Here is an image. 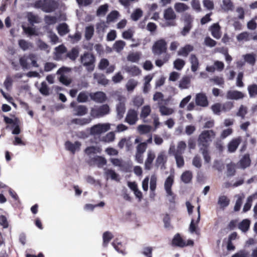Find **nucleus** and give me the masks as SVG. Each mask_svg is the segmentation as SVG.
<instances>
[{
  "label": "nucleus",
  "instance_id": "bb28decb",
  "mask_svg": "<svg viewBox=\"0 0 257 257\" xmlns=\"http://www.w3.org/2000/svg\"><path fill=\"white\" fill-rule=\"evenodd\" d=\"M250 221L248 219H243L238 225V228L242 232L247 231L249 228Z\"/></svg>",
  "mask_w": 257,
  "mask_h": 257
},
{
  "label": "nucleus",
  "instance_id": "864d4df0",
  "mask_svg": "<svg viewBox=\"0 0 257 257\" xmlns=\"http://www.w3.org/2000/svg\"><path fill=\"white\" fill-rule=\"evenodd\" d=\"M78 54L79 51L78 49L75 48H73L70 52L67 53V56L71 60L74 61L78 56Z\"/></svg>",
  "mask_w": 257,
  "mask_h": 257
},
{
  "label": "nucleus",
  "instance_id": "393cba45",
  "mask_svg": "<svg viewBox=\"0 0 257 257\" xmlns=\"http://www.w3.org/2000/svg\"><path fill=\"white\" fill-rule=\"evenodd\" d=\"M74 111L75 115L83 116L87 113L88 109L85 105H79L74 108Z\"/></svg>",
  "mask_w": 257,
  "mask_h": 257
},
{
  "label": "nucleus",
  "instance_id": "6e6d98bb",
  "mask_svg": "<svg viewBox=\"0 0 257 257\" xmlns=\"http://www.w3.org/2000/svg\"><path fill=\"white\" fill-rule=\"evenodd\" d=\"M45 23L48 25H53L57 22V18L55 16L46 15L44 17Z\"/></svg>",
  "mask_w": 257,
  "mask_h": 257
},
{
  "label": "nucleus",
  "instance_id": "f704fd0d",
  "mask_svg": "<svg viewBox=\"0 0 257 257\" xmlns=\"http://www.w3.org/2000/svg\"><path fill=\"white\" fill-rule=\"evenodd\" d=\"M176 16L171 8H169L164 11V18L166 20H174Z\"/></svg>",
  "mask_w": 257,
  "mask_h": 257
},
{
  "label": "nucleus",
  "instance_id": "79ce46f5",
  "mask_svg": "<svg viewBox=\"0 0 257 257\" xmlns=\"http://www.w3.org/2000/svg\"><path fill=\"white\" fill-rule=\"evenodd\" d=\"M102 151L100 147L90 146L87 147L85 150V152L87 155H89L92 154L100 153Z\"/></svg>",
  "mask_w": 257,
  "mask_h": 257
},
{
  "label": "nucleus",
  "instance_id": "1a4fd4ad",
  "mask_svg": "<svg viewBox=\"0 0 257 257\" xmlns=\"http://www.w3.org/2000/svg\"><path fill=\"white\" fill-rule=\"evenodd\" d=\"M167 162V156L164 152H160L156 160L155 166L156 167H160L161 170H165L166 168V164Z\"/></svg>",
  "mask_w": 257,
  "mask_h": 257
},
{
  "label": "nucleus",
  "instance_id": "cd10ccee",
  "mask_svg": "<svg viewBox=\"0 0 257 257\" xmlns=\"http://www.w3.org/2000/svg\"><path fill=\"white\" fill-rule=\"evenodd\" d=\"M91 121V118L90 117L88 118H73L71 120L72 123L78 124L79 125H84L89 123Z\"/></svg>",
  "mask_w": 257,
  "mask_h": 257
},
{
  "label": "nucleus",
  "instance_id": "a211bd4d",
  "mask_svg": "<svg viewBox=\"0 0 257 257\" xmlns=\"http://www.w3.org/2000/svg\"><path fill=\"white\" fill-rule=\"evenodd\" d=\"M189 61L191 64V71L193 72H195L197 71L199 66V63L198 58L195 54H192L190 56Z\"/></svg>",
  "mask_w": 257,
  "mask_h": 257
},
{
  "label": "nucleus",
  "instance_id": "9b49d317",
  "mask_svg": "<svg viewBox=\"0 0 257 257\" xmlns=\"http://www.w3.org/2000/svg\"><path fill=\"white\" fill-rule=\"evenodd\" d=\"M193 19L190 15L185 16L184 18L185 26L181 33L183 36H186L188 34L192 27Z\"/></svg>",
  "mask_w": 257,
  "mask_h": 257
},
{
  "label": "nucleus",
  "instance_id": "6e6552de",
  "mask_svg": "<svg viewBox=\"0 0 257 257\" xmlns=\"http://www.w3.org/2000/svg\"><path fill=\"white\" fill-rule=\"evenodd\" d=\"M174 181V175L171 174L165 180L164 187L168 196H172L173 199H175V196L172 191V186Z\"/></svg>",
  "mask_w": 257,
  "mask_h": 257
},
{
  "label": "nucleus",
  "instance_id": "aec40b11",
  "mask_svg": "<svg viewBox=\"0 0 257 257\" xmlns=\"http://www.w3.org/2000/svg\"><path fill=\"white\" fill-rule=\"evenodd\" d=\"M172 244L174 246L183 247L185 246L186 242L183 239L179 233H177L172 239Z\"/></svg>",
  "mask_w": 257,
  "mask_h": 257
},
{
  "label": "nucleus",
  "instance_id": "4468645a",
  "mask_svg": "<svg viewBox=\"0 0 257 257\" xmlns=\"http://www.w3.org/2000/svg\"><path fill=\"white\" fill-rule=\"evenodd\" d=\"M155 154L152 150H149L147 153V158L145 162V169L150 170L152 167V163L155 158Z\"/></svg>",
  "mask_w": 257,
  "mask_h": 257
},
{
  "label": "nucleus",
  "instance_id": "c756f323",
  "mask_svg": "<svg viewBox=\"0 0 257 257\" xmlns=\"http://www.w3.org/2000/svg\"><path fill=\"white\" fill-rule=\"evenodd\" d=\"M151 112V108L150 105H146L144 106L141 109L140 118L146 122L145 119L150 114Z\"/></svg>",
  "mask_w": 257,
  "mask_h": 257
},
{
  "label": "nucleus",
  "instance_id": "e433bc0d",
  "mask_svg": "<svg viewBox=\"0 0 257 257\" xmlns=\"http://www.w3.org/2000/svg\"><path fill=\"white\" fill-rule=\"evenodd\" d=\"M94 29L92 25L87 26L85 29V38L86 40H90L94 35Z\"/></svg>",
  "mask_w": 257,
  "mask_h": 257
},
{
  "label": "nucleus",
  "instance_id": "e2e57ef3",
  "mask_svg": "<svg viewBox=\"0 0 257 257\" xmlns=\"http://www.w3.org/2000/svg\"><path fill=\"white\" fill-rule=\"evenodd\" d=\"M109 62L107 59L102 58L100 60L98 67L100 70H103L109 66Z\"/></svg>",
  "mask_w": 257,
  "mask_h": 257
},
{
  "label": "nucleus",
  "instance_id": "7ed1b4c3",
  "mask_svg": "<svg viewBox=\"0 0 257 257\" xmlns=\"http://www.w3.org/2000/svg\"><path fill=\"white\" fill-rule=\"evenodd\" d=\"M95 57L91 53L85 52L80 56V62L89 71H92L94 68Z\"/></svg>",
  "mask_w": 257,
  "mask_h": 257
},
{
  "label": "nucleus",
  "instance_id": "b1692460",
  "mask_svg": "<svg viewBox=\"0 0 257 257\" xmlns=\"http://www.w3.org/2000/svg\"><path fill=\"white\" fill-rule=\"evenodd\" d=\"M200 206L197 207L198 217L196 221V224L194 222V220L192 219L190 226L189 230L191 233L196 232V229L197 227V224L199 222L200 220Z\"/></svg>",
  "mask_w": 257,
  "mask_h": 257
},
{
  "label": "nucleus",
  "instance_id": "5fc2aeb1",
  "mask_svg": "<svg viewBox=\"0 0 257 257\" xmlns=\"http://www.w3.org/2000/svg\"><path fill=\"white\" fill-rule=\"evenodd\" d=\"M185 65V61L181 59L178 58L174 61V67L178 70H181Z\"/></svg>",
  "mask_w": 257,
  "mask_h": 257
},
{
  "label": "nucleus",
  "instance_id": "dca6fc26",
  "mask_svg": "<svg viewBox=\"0 0 257 257\" xmlns=\"http://www.w3.org/2000/svg\"><path fill=\"white\" fill-rule=\"evenodd\" d=\"M244 96L242 92L237 90H229L227 92V97L229 99L238 100L242 99Z\"/></svg>",
  "mask_w": 257,
  "mask_h": 257
},
{
  "label": "nucleus",
  "instance_id": "ddd939ff",
  "mask_svg": "<svg viewBox=\"0 0 257 257\" xmlns=\"http://www.w3.org/2000/svg\"><path fill=\"white\" fill-rule=\"evenodd\" d=\"M89 95L92 100L98 103H103L105 102L107 99L106 94L102 91L90 93Z\"/></svg>",
  "mask_w": 257,
  "mask_h": 257
},
{
  "label": "nucleus",
  "instance_id": "3c124183",
  "mask_svg": "<svg viewBox=\"0 0 257 257\" xmlns=\"http://www.w3.org/2000/svg\"><path fill=\"white\" fill-rule=\"evenodd\" d=\"M244 198V196L243 195H237V198L236 201L235 205L234 206V211H236V212L238 211L240 209Z\"/></svg>",
  "mask_w": 257,
  "mask_h": 257
},
{
  "label": "nucleus",
  "instance_id": "4be33fe9",
  "mask_svg": "<svg viewBox=\"0 0 257 257\" xmlns=\"http://www.w3.org/2000/svg\"><path fill=\"white\" fill-rule=\"evenodd\" d=\"M255 199H257V192H255L247 197L246 202L245 203L243 208V212H246L250 210L252 202Z\"/></svg>",
  "mask_w": 257,
  "mask_h": 257
},
{
  "label": "nucleus",
  "instance_id": "9d476101",
  "mask_svg": "<svg viewBox=\"0 0 257 257\" xmlns=\"http://www.w3.org/2000/svg\"><path fill=\"white\" fill-rule=\"evenodd\" d=\"M195 103L197 106L205 107L209 104L207 97L205 93H197L195 96Z\"/></svg>",
  "mask_w": 257,
  "mask_h": 257
},
{
  "label": "nucleus",
  "instance_id": "a878e982",
  "mask_svg": "<svg viewBox=\"0 0 257 257\" xmlns=\"http://www.w3.org/2000/svg\"><path fill=\"white\" fill-rule=\"evenodd\" d=\"M230 203V200L225 195L220 196L218 198L217 203L220 206V208L224 209L228 206Z\"/></svg>",
  "mask_w": 257,
  "mask_h": 257
},
{
  "label": "nucleus",
  "instance_id": "7c9ffc66",
  "mask_svg": "<svg viewBox=\"0 0 257 257\" xmlns=\"http://www.w3.org/2000/svg\"><path fill=\"white\" fill-rule=\"evenodd\" d=\"M57 31L60 36H64L69 32L68 26L65 23L59 24L57 27Z\"/></svg>",
  "mask_w": 257,
  "mask_h": 257
},
{
  "label": "nucleus",
  "instance_id": "f8f14e48",
  "mask_svg": "<svg viewBox=\"0 0 257 257\" xmlns=\"http://www.w3.org/2000/svg\"><path fill=\"white\" fill-rule=\"evenodd\" d=\"M242 141L241 138H237L231 140L227 145L228 152L230 153H234Z\"/></svg>",
  "mask_w": 257,
  "mask_h": 257
},
{
  "label": "nucleus",
  "instance_id": "603ef678",
  "mask_svg": "<svg viewBox=\"0 0 257 257\" xmlns=\"http://www.w3.org/2000/svg\"><path fill=\"white\" fill-rule=\"evenodd\" d=\"M105 175L107 177H109L112 180L119 181L118 175L112 169H107Z\"/></svg>",
  "mask_w": 257,
  "mask_h": 257
},
{
  "label": "nucleus",
  "instance_id": "774afa93",
  "mask_svg": "<svg viewBox=\"0 0 257 257\" xmlns=\"http://www.w3.org/2000/svg\"><path fill=\"white\" fill-rule=\"evenodd\" d=\"M140 58V55L138 53H131L127 56L128 60L133 62H138Z\"/></svg>",
  "mask_w": 257,
  "mask_h": 257
},
{
  "label": "nucleus",
  "instance_id": "c03bdc74",
  "mask_svg": "<svg viewBox=\"0 0 257 257\" xmlns=\"http://www.w3.org/2000/svg\"><path fill=\"white\" fill-rule=\"evenodd\" d=\"M174 155L176 160L177 167L182 168L183 167L184 165V160L182 154L174 153Z\"/></svg>",
  "mask_w": 257,
  "mask_h": 257
},
{
  "label": "nucleus",
  "instance_id": "2f4dec72",
  "mask_svg": "<svg viewBox=\"0 0 257 257\" xmlns=\"http://www.w3.org/2000/svg\"><path fill=\"white\" fill-rule=\"evenodd\" d=\"M125 70L126 72L134 76L139 75L141 72L140 69L136 66H126Z\"/></svg>",
  "mask_w": 257,
  "mask_h": 257
},
{
  "label": "nucleus",
  "instance_id": "69168bd1",
  "mask_svg": "<svg viewBox=\"0 0 257 257\" xmlns=\"http://www.w3.org/2000/svg\"><path fill=\"white\" fill-rule=\"evenodd\" d=\"M28 19L30 23L32 25H33L34 23H38L39 22L38 17L36 15H34L32 13H30L28 14Z\"/></svg>",
  "mask_w": 257,
  "mask_h": 257
},
{
  "label": "nucleus",
  "instance_id": "6ab92c4d",
  "mask_svg": "<svg viewBox=\"0 0 257 257\" xmlns=\"http://www.w3.org/2000/svg\"><path fill=\"white\" fill-rule=\"evenodd\" d=\"M194 49L193 46L187 44L184 47H182L178 51V55L183 57H187L189 54L192 52Z\"/></svg>",
  "mask_w": 257,
  "mask_h": 257
},
{
  "label": "nucleus",
  "instance_id": "a19ab883",
  "mask_svg": "<svg viewBox=\"0 0 257 257\" xmlns=\"http://www.w3.org/2000/svg\"><path fill=\"white\" fill-rule=\"evenodd\" d=\"M94 77L97 80L98 84L106 85L108 83V80H107L105 75L102 74H94Z\"/></svg>",
  "mask_w": 257,
  "mask_h": 257
},
{
  "label": "nucleus",
  "instance_id": "39448f33",
  "mask_svg": "<svg viewBox=\"0 0 257 257\" xmlns=\"http://www.w3.org/2000/svg\"><path fill=\"white\" fill-rule=\"evenodd\" d=\"M167 50V44L164 39H160L155 42L152 47V51L155 55H160L166 53Z\"/></svg>",
  "mask_w": 257,
  "mask_h": 257
},
{
  "label": "nucleus",
  "instance_id": "bf43d9fd",
  "mask_svg": "<svg viewBox=\"0 0 257 257\" xmlns=\"http://www.w3.org/2000/svg\"><path fill=\"white\" fill-rule=\"evenodd\" d=\"M186 148V144L185 142L184 141H181L179 142L177 147V150L175 151L174 153H178L179 154H183Z\"/></svg>",
  "mask_w": 257,
  "mask_h": 257
},
{
  "label": "nucleus",
  "instance_id": "4c0bfd02",
  "mask_svg": "<svg viewBox=\"0 0 257 257\" xmlns=\"http://www.w3.org/2000/svg\"><path fill=\"white\" fill-rule=\"evenodd\" d=\"M113 234L109 231H107L103 233V246L106 247L109 241L113 238Z\"/></svg>",
  "mask_w": 257,
  "mask_h": 257
},
{
  "label": "nucleus",
  "instance_id": "49530a36",
  "mask_svg": "<svg viewBox=\"0 0 257 257\" xmlns=\"http://www.w3.org/2000/svg\"><path fill=\"white\" fill-rule=\"evenodd\" d=\"M174 8L176 12L181 13L187 10L189 7L184 3H177L174 5Z\"/></svg>",
  "mask_w": 257,
  "mask_h": 257
},
{
  "label": "nucleus",
  "instance_id": "052dcab7",
  "mask_svg": "<svg viewBox=\"0 0 257 257\" xmlns=\"http://www.w3.org/2000/svg\"><path fill=\"white\" fill-rule=\"evenodd\" d=\"M19 47L23 50L26 51L28 50L31 46L30 43L24 39H20L18 41Z\"/></svg>",
  "mask_w": 257,
  "mask_h": 257
},
{
  "label": "nucleus",
  "instance_id": "ea45409f",
  "mask_svg": "<svg viewBox=\"0 0 257 257\" xmlns=\"http://www.w3.org/2000/svg\"><path fill=\"white\" fill-rule=\"evenodd\" d=\"M132 102L134 106L139 108L144 104V99L142 96L137 95L133 98Z\"/></svg>",
  "mask_w": 257,
  "mask_h": 257
},
{
  "label": "nucleus",
  "instance_id": "338daca9",
  "mask_svg": "<svg viewBox=\"0 0 257 257\" xmlns=\"http://www.w3.org/2000/svg\"><path fill=\"white\" fill-rule=\"evenodd\" d=\"M147 148V144L146 142H143L139 144L137 146L136 152L140 153L141 154H144L146 151Z\"/></svg>",
  "mask_w": 257,
  "mask_h": 257
},
{
  "label": "nucleus",
  "instance_id": "09e8293b",
  "mask_svg": "<svg viewBox=\"0 0 257 257\" xmlns=\"http://www.w3.org/2000/svg\"><path fill=\"white\" fill-rule=\"evenodd\" d=\"M138 85V81L134 79H130L126 84V88L127 91H132Z\"/></svg>",
  "mask_w": 257,
  "mask_h": 257
},
{
  "label": "nucleus",
  "instance_id": "8fccbe9b",
  "mask_svg": "<svg viewBox=\"0 0 257 257\" xmlns=\"http://www.w3.org/2000/svg\"><path fill=\"white\" fill-rule=\"evenodd\" d=\"M89 94L86 91H82L79 93L77 100L79 102H85L88 100Z\"/></svg>",
  "mask_w": 257,
  "mask_h": 257
},
{
  "label": "nucleus",
  "instance_id": "f03ea898",
  "mask_svg": "<svg viewBox=\"0 0 257 257\" xmlns=\"http://www.w3.org/2000/svg\"><path fill=\"white\" fill-rule=\"evenodd\" d=\"M59 4L56 0H38L34 3V7L41 9L45 13L54 12L58 8Z\"/></svg>",
  "mask_w": 257,
  "mask_h": 257
},
{
  "label": "nucleus",
  "instance_id": "20e7f679",
  "mask_svg": "<svg viewBox=\"0 0 257 257\" xmlns=\"http://www.w3.org/2000/svg\"><path fill=\"white\" fill-rule=\"evenodd\" d=\"M110 108L109 106L105 104L99 107L92 108L90 114L93 118H100L108 114Z\"/></svg>",
  "mask_w": 257,
  "mask_h": 257
},
{
  "label": "nucleus",
  "instance_id": "2eb2a0df",
  "mask_svg": "<svg viewBox=\"0 0 257 257\" xmlns=\"http://www.w3.org/2000/svg\"><path fill=\"white\" fill-rule=\"evenodd\" d=\"M81 145V143L78 141H76L74 143H72L70 141H67L65 144L66 149L70 151L72 154H74L77 150L80 149Z\"/></svg>",
  "mask_w": 257,
  "mask_h": 257
},
{
  "label": "nucleus",
  "instance_id": "5701e85b",
  "mask_svg": "<svg viewBox=\"0 0 257 257\" xmlns=\"http://www.w3.org/2000/svg\"><path fill=\"white\" fill-rule=\"evenodd\" d=\"M93 164H96L98 167H102L106 164L107 161L105 158L102 156H96L91 159Z\"/></svg>",
  "mask_w": 257,
  "mask_h": 257
},
{
  "label": "nucleus",
  "instance_id": "c9c22d12",
  "mask_svg": "<svg viewBox=\"0 0 257 257\" xmlns=\"http://www.w3.org/2000/svg\"><path fill=\"white\" fill-rule=\"evenodd\" d=\"M191 83V80L189 76H184L180 81L179 87L181 89L188 88Z\"/></svg>",
  "mask_w": 257,
  "mask_h": 257
},
{
  "label": "nucleus",
  "instance_id": "13d9d810",
  "mask_svg": "<svg viewBox=\"0 0 257 257\" xmlns=\"http://www.w3.org/2000/svg\"><path fill=\"white\" fill-rule=\"evenodd\" d=\"M39 91L43 95H48L49 94V88L46 82L43 81L41 83Z\"/></svg>",
  "mask_w": 257,
  "mask_h": 257
},
{
  "label": "nucleus",
  "instance_id": "c85d7f7f",
  "mask_svg": "<svg viewBox=\"0 0 257 257\" xmlns=\"http://www.w3.org/2000/svg\"><path fill=\"white\" fill-rule=\"evenodd\" d=\"M116 111L117 117L120 119H121L125 111V106L124 102H120L116 105Z\"/></svg>",
  "mask_w": 257,
  "mask_h": 257
},
{
  "label": "nucleus",
  "instance_id": "680f3d73",
  "mask_svg": "<svg viewBox=\"0 0 257 257\" xmlns=\"http://www.w3.org/2000/svg\"><path fill=\"white\" fill-rule=\"evenodd\" d=\"M112 245L114 247V248L115 249V250H117L118 252L123 253V248L122 246V244L121 242H119L118 241L117 239H115L112 242Z\"/></svg>",
  "mask_w": 257,
  "mask_h": 257
},
{
  "label": "nucleus",
  "instance_id": "0eeeda50",
  "mask_svg": "<svg viewBox=\"0 0 257 257\" xmlns=\"http://www.w3.org/2000/svg\"><path fill=\"white\" fill-rule=\"evenodd\" d=\"M110 129V125L107 123H98L92 126L90 129V133L92 135H100L106 132Z\"/></svg>",
  "mask_w": 257,
  "mask_h": 257
},
{
  "label": "nucleus",
  "instance_id": "412c9836",
  "mask_svg": "<svg viewBox=\"0 0 257 257\" xmlns=\"http://www.w3.org/2000/svg\"><path fill=\"white\" fill-rule=\"evenodd\" d=\"M220 28L218 23L213 24L210 27L211 35L215 39H218L221 37Z\"/></svg>",
  "mask_w": 257,
  "mask_h": 257
},
{
  "label": "nucleus",
  "instance_id": "f257e3e1",
  "mask_svg": "<svg viewBox=\"0 0 257 257\" xmlns=\"http://www.w3.org/2000/svg\"><path fill=\"white\" fill-rule=\"evenodd\" d=\"M215 136L216 133L214 131L205 130L199 135L197 140L199 152L202 154L204 161L207 163H209L211 161L209 146Z\"/></svg>",
  "mask_w": 257,
  "mask_h": 257
},
{
  "label": "nucleus",
  "instance_id": "de8ad7c7",
  "mask_svg": "<svg viewBox=\"0 0 257 257\" xmlns=\"http://www.w3.org/2000/svg\"><path fill=\"white\" fill-rule=\"evenodd\" d=\"M125 43L122 40L116 41L113 45V49L117 52H120L125 46Z\"/></svg>",
  "mask_w": 257,
  "mask_h": 257
},
{
  "label": "nucleus",
  "instance_id": "37998d69",
  "mask_svg": "<svg viewBox=\"0 0 257 257\" xmlns=\"http://www.w3.org/2000/svg\"><path fill=\"white\" fill-rule=\"evenodd\" d=\"M247 90L250 98L255 97L257 96V84L249 85L247 87Z\"/></svg>",
  "mask_w": 257,
  "mask_h": 257
},
{
  "label": "nucleus",
  "instance_id": "423d86ee",
  "mask_svg": "<svg viewBox=\"0 0 257 257\" xmlns=\"http://www.w3.org/2000/svg\"><path fill=\"white\" fill-rule=\"evenodd\" d=\"M138 120V111L134 109H129L125 118V121L130 125H134Z\"/></svg>",
  "mask_w": 257,
  "mask_h": 257
},
{
  "label": "nucleus",
  "instance_id": "473e14b6",
  "mask_svg": "<svg viewBox=\"0 0 257 257\" xmlns=\"http://www.w3.org/2000/svg\"><path fill=\"white\" fill-rule=\"evenodd\" d=\"M239 163L242 168L245 169L249 167L251 163L249 154H245L240 159Z\"/></svg>",
  "mask_w": 257,
  "mask_h": 257
},
{
  "label": "nucleus",
  "instance_id": "72a5a7b5",
  "mask_svg": "<svg viewBox=\"0 0 257 257\" xmlns=\"http://www.w3.org/2000/svg\"><path fill=\"white\" fill-rule=\"evenodd\" d=\"M192 177V172L190 171H186L182 173L181 179L184 183L188 184L191 181Z\"/></svg>",
  "mask_w": 257,
  "mask_h": 257
},
{
  "label": "nucleus",
  "instance_id": "f3484780",
  "mask_svg": "<svg viewBox=\"0 0 257 257\" xmlns=\"http://www.w3.org/2000/svg\"><path fill=\"white\" fill-rule=\"evenodd\" d=\"M66 69L67 68L64 67H62L59 68L57 72V74H61V76L59 77V81L63 84L67 86L70 84L71 81V80L68 79L67 77L64 75L62 74L63 73L66 71Z\"/></svg>",
  "mask_w": 257,
  "mask_h": 257
},
{
  "label": "nucleus",
  "instance_id": "58836bf2",
  "mask_svg": "<svg viewBox=\"0 0 257 257\" xmlns=\"http://www.w3.org/2000/svg\"><path fill=\"white\" fill-rule=\"evenodd\" d=\"M251 35L247 32H243L236 36V39L238 41H248L251 39Z\"/></svg>",
  "mask_w": 257,
  "mask_h": 257
},
{
  "label": "nucleus",
  "instance_id": "4d7b16f0",
  "mask_svg": "<svg viewBox=\"0 0 257 257\" xmlns=\"http://www.w3.org/2000/svg\"><path fill=\"white\" fill-rule=\"evenodd\" d=\"M159 110L161 114L162 115H168L173 113V110L169 108L165 105L160 106Z\"/></svg>",
  "mask_w": 257,
  "mask_h": 257
},
{
  "label": "nucleus",
  "instance_id": "0e129e2a",
  "mask_svg": "<svg viewBox=\"0 0 257 257\" xmlns=\"http://www.w3.org/2000/svg\"><path fill=\"white\" fill-rule=\"evenodd\" d=\"M143 16V11L140 9H136L132 14L134 21H138Z\"/></svg>",
  "mask_w": 257,
  "mask_h": 257
},
{
  "label": "nucleus",
  "instance_id": "a18cd8bd",
  "mask_svg": "<svg viewBox=\"0 0 257 257\" xmlns=\"http://www.w3.org/2000/svg\"><path fill=\"white\" fill-rule=\"evenodd\" d=\"M244 61L251 66H253L255 63V56L253 54H246L243 56Z\"/></svg>",
  "mask_w": 257,
  "mask_h": 257
}]
</instances>
